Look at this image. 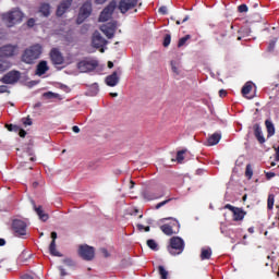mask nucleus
<instances>
[{"instance_id":"7ed1b4c3","label":"nucleus","mask_w":279,"mask_h":279,"mask_svg":"<svg viewBox=\"0 0 279 279\" xmlns=\"http://www.w3.org/2000/svg\"><path fill=\"white\" fill-rule=\"evenodd\" d=\"M169 252L172 256H178L184 252V240L180 236H173L170 239Z\"/></svg>"},{"instance_id":"13d9d810","label":"nucleus","mask_w":279,"mask_h":279,"mask_svg":"<svg viewBox=\"0 0 279 279\" xmlns=\"http://www.w3.org/2000/svg\"><path fill=\"white\" fill-rule=\"evenodd\" d=\"M60 271H61V276H66V271H64V268L59 267Z\"/></svg>"},{"instance_id":"79ce46f5","label":"nucleus","mask_w":279,"mask_h":279,"mask_svg":"<svg viewBox=\"0 0 279 279\" xmlns=\"http://www.w3.org/2000/svg\"><path fill=\"white\" fill-rule=\"evenodd\" d=\"M19 136H21V138H25V136H27V132L25 130L21 129L19 132Z\"/></svg>"},{"instance_id":"a878e982","label":"nucleus","mask_w":279,"mask_h":279,"mask_svg":"<svg viewBox=\"0 0 279 279\" xmlns=\"http://www.w3.org/2000/svg\"><path fill=\"white\" fill-rule=\"evenodd\" d=\"M213 256V251L210 248H203L201 253L202 260H208Z\"/></svg>"},{"instance_id":"6e6552de","label":"nucleus","mask_w":279,"mask_h":279,"mask_svg":"<svg viewBox=\"0 0 279 279\" xmlns=\"http://www.w3.org/2000/svg\"><path fill=\"white\" fill-rule=\"evenodd\" d=\"M90 12H93V3H90V1H86L81 7L77 23H84L85 19H88L90 16Z\"/></svg>"},{"instance_id":"f8f14e48","label":"nucleus","mask_w":279,"mask_h":279,"mask_svg":"<svg viewBox=\"0 0 279 279\" xmlns=\"http://www.w3.org/2000/svg\"><path fill=\"white\" fill-rule=\"evenodd\" d=\"M138 5V0H120L119 10L122 14H125L129 10H133Z\"/></svg>"},{"instance_id":"20e7f679","label":"nucleus","mask_w":279,"mask_h":279,"mask_svg":"<svg viewBox=\"0 0 279 279\" xmlns=\"http://www.w3.org/2000/svg\"><path fill=\"white\" fill-rule=\"evenodd\" d=\"M117 9V1H111L100 13L99 21L100 23H106V21H110L112 19V14Z\"/></svg>"},{"instance_id":"2eb2a0df","label":"nucleus","mask_w":279,"mask_h":279,"mask_svg":"<svg viewBox=\"0 0 279 279\" xmlns=\"http://www.w3.org/2000/svg\"><path fill=\"white\" fill-rule=\"evenodd\" d=\"M73 0H64L57 8V16H62L69 8H71Z\"/></svg>"},{"instance_id":"052dcab7","label":"nucleus","mask_w":279,"mask_h":279,"mask_svg":"<svg viewBox=\"0 0 279 279\" xmlns=\"http://www.w3.org/2000/svg\"><path fill=\"white\" fill-rule=\"evenodd\" d=\"M63 263H65V265H72L73 262H71V259H64Z\"/></svg>"},{"instance_id":"6e6d98bb","label":"nucleus","mask_w":279,"mask_h":279,"mask_svg":"<svg viewBox=\"0 0 279 279\" xmlns=\"http://www.w3.org/2000/svg\"><path fill=\"white\" fill-rule=\"evenodd\" d=\"M106 1L108 0H95V3H97L98 5H104Z\"/></svg>"},{"instance_id":"f3484780","label":"nucleus","mask_w":279,"mask_h":279,"mask_svg":"<svg viewBox=\"0 0 279 279\" xmlns=\"http://www.w3.org/2000/svg\"><path fill=\"white\" fill-rule=\"evenodd\" d=\"M253 130H254L255 138H257L260 145H263V143H265V136H263V131L260 130V125L254 124Z\"/></svg>"},{"instance_id":"a19ab883","label":"nucleus","mask_w":279,"mask_h":279,"mask_svg":"<svg viewBox=\"0 0 279 279\" xmlns=\"http://www.w3.org/2000/svg\"><path fill=\"white\" fill-rule=\"evenodd\" d=\"M225 208H227V210H231V213H234V210H235L238 207H234V206H232V205H230V204H227V205L225 206Z\"/></svg>"},{"instance_id":"ddd939ff","label":"nucleus","mask_w":279,"mask_h":279,"mask_svg":"<svg viewBox=\"0 0 279 279\" xmlns=\"http://www.w3.org/2000/svg\"><path fill=\"white\" fill-rule=\"evenodd\" d=\"M100 31L105 34V36H107V38H112L114 36V32H117V22L102 25Z\"/></svg>"},{"instance_id":"4d7b16f0","label":"nucleus","mask_w":279,"mask_h":279,"mask_svg":"<svg viewBox=\"0 0 279 279\" xmlns=\"http://www.w3.org/2000/svg\"><path fill=\"white\" fill-rule=\"evenodd\" d=\"M276 160L279 162V147L276 149Z\"/></svg>"},{"instance_id":"6ab92c4d","label":"nucleus","mask_w":279,"mask_h":279,"mask_svg":"<svg viewBox=\"0 0 279 279\" xmlns=\"http://www.w3.org/2000/svg\"><path fill=\"white\" fill-rule=\"evenodd\" d=\"M49 71V66L47 65V61H40L37 64L36 75H45Z\"/></svg>"},{"instance_id":"7c9ffc66","label":"nucleus","mask_w":279,"mask_h":279,"mask_svg":"<svg viewBox=\"0 0 279 279\" xmlns=\"http://www.w3.org/2000/svg\"><path fill=\"white\" fill-rule=\"evenodd\" d=\"M147 245L150 250L158 252V243H156V240H147Z\"/></svg>"},{"instance_id":"4be33fe9","label":"nucleus","mask_w":279,"mask_h":279,"mask_svg":"<svg viewBox=\"0 0 279 279\" xmlns=\"http://www.w3.org/2000/svg\"><path fill=\"white\" fill-rule=\"evenodd\" d=\"M252 82L245 83V85L242 87V95L243 97H246V99H252V97L247 96L248 93H252Z\"/></svg>"},{"instance_id":"bb28decb","label":"nucleus","mask_w":279,"mask_h":279,"mask_svg":"<svg viewBox=\"0 0 279 279\" xmlns=\"http://www.w3.org/2000/svg\"><path fill=\"white\" fill-rule=\"evenodd\" d=\"M49 252L52 256H59V258H62V254L56 248V242L50 243Z\"/></svg>"},{"instance_id":"f704fd0d","label":"nucleus","mask_w":279,"mask_h":279,"mask_svg":"<svg viewBox=\"0 0 279 279\" xmlns=\"http://www.w3.org/2000/svg\"><path fill=\"white\" fill-rule=\"evenodd\" d=\"M274 208V195L268 196V209L271 210Z\"/></svg>"},{"instance_id":"72a5a7b5","label":"nucleus","mask_w":279,"mask_h":279,"mask_svg":"<svg viewBox=\"0 0 279 279\" xmlns=\"http://www.w3.org/2000/svg\"><path fill=\"white\" fill-rule=\"evenodd\" d=\"M171 69H172V72L175 73V75H180V68L173 61H171Z\"/></svg>"},{"instance_id":"4468645a","label":"nucleus","mask_w":279,"mask_h":279,"mask_svg":"<svg viewBox=\"0 0 279 279\" xmlns=\"http://www.w3.org/2000/svg\"><path fill=\"white\" fill-rule=\"evenodd\" d=\"M121 80V70L114 71L112 74L106 77L107 86L114 87Z\"/></svg>"},{"instance_id":"a18cd8bd","label":"nucleus","mask_w":279,"mask_h":279,"mask_svg":"<svg viewBox=\"0 0 279 279\" xmlns=\"http://www.w3.org/2000/svg\"><path fill=\"white\" fill-rule=\"evenodd\" d=\"M35 23H36V20H34V19H29V20L27 21L28 27H34Z\"/></svg>"},{"instance_id":"423d86ee","label":"nucleus","mask_w":279,"mask_h":279,"mask_svg":"<svg viewBox=\"0 0 279 279\" xmlns=\"http://www.w3.org/2000/svg\"><path fill=\"white\" fill-rule=\"evenodd\" d=\"M19 53L17 45H4L0 47V58H12Z\"/></svg>"},{"instance_id":"37998d69","label":"nucleus","mask_w":279,"mask_h":279,"mask_svg":"<svg viewBox=\"0 0 279 279\" xmlns=\"http://www.w3.org/2000/svg\"><path fill=\"white\" fill-rule=\"evenodd\" d=\"M51 239H52L51 243H56V239H58V233L56 231L51 232Z\"/></svg>"},{"instance_id":"c9c22d12","label":"nucleus","mask_w":279,"mask_h":279,"mask_svg":"<svg viewBox=\"0 0 279 279\" xmlns=\"http://www.w3.org/2000/svg\"><path fill=\"white\" fill-rule=\"evenodd\" d=\"M168 45H171V35H166L163 39V47H167Z\"/></svg>"},{"instance_id":"3c124183","label":"nucleus","mask_w":279,"mask_h":279,"mask_svg":"<svg viewBox=\"0 0 279 279\" xmlns=\"http://www.w3.org/2000/svg\"><path fill=\"white\" fill-rule=\"evenodd\" d=\"M226 95H228V93L226 90H223V89L219 90V96L220 97H226Z\"/></svg>"},{"instance_id":"412c9836","label":"nucleus","mask_w":279,"mask_h":279,"mask_svg":"<svg viewBox=\"0 0 279 279\" xmlns=\"http://www.w3.org/2000/svg\"><path fill=\"white\" fill-rule=\"evenodd\" d=\"M39 13H40L43 16H49V14H51V5H49V3H43V4L39 7Z\"/></svg>"},{"instance_id":"cd10ccee","label":"nucleus","mask_w":279,"mask_h":279,"mask_svg":"<svg viewBox=\"0 0 279 279\" xmlns=\"http://www.w3.org/2000/svg\"><path fill=\"white\" fill-rule=\"evenodd\" d=\"M12 66V63L8 60H0V73H3V71H8Z\"/></svg>"},{"instance_id":"c85d7f7f","label":"nucleus","mask_w":279,"mask_h":279,"mask_svg":"<svg viewBox=\"0 0 279 279\" xmlns=\"http://www.w3.org/2000/svg\"><path fill=\"white\" fill-rule=\"evenodd\" d=\"M186 151H189L187 149H182V150H179L177 153V161L182 165V162H184V154H186Z\"/></svg>"},{"instance_id":"49530a36","label":"nucleus","mask_w":279,"mask_h":279,"mask_svg":"<svg viewBox=\"0 0 279 279\" xmlns=\"http://www.w3.org/2000/svg\"><path fill=\"white\" fill-rule=\"evenodd\" d=\"M100 252L105 256V258H108V256H110V254L108 253V250L106 248H101Z\"/></svg>"},{"instance_id":"c03bdc74","label":"nucleus","mask_w":279,"mask_h":279,"mask_svg":"<svg viewBox=\"0 0 279 279\" xmlns=\"http://www.w3.org/2000/svg\"><path fill=\"white\" fill-rule=\"evenodd\" d=\"M267 180H271V178H276V173L274 172H266Z\"/></svg>"},{"instance_id":"dca6fc26","label":"nucleus","mask_w":279,"mask_h":279,"mask_svg":"<svg viewBox=\"0 0 279 279\" xmlns=\"http://www.w3.org/2000/svg\"><path fill=\"white\" fill-rule=\"evenodd\" d=\"M50 58L54 64H62L64 62V57H62V53L56 48L51 50Z\"/></svg>"},{"instance_id":"b1692460","label":"nucleus","mask_w":279,"mask_h":279,"mask_svg":"<svg viewBox=\"0 0 279 279\" xmlns=\"http://www.w3.org/2000/svg\"><path fill=\"white\" fill-rule=\"evenodd\" d=\"M221 141V134L219 133H214L209 138H208V145H217Z\"/></svg>"},{"instance_id":"c756f323","label":"nucleus","mask_w":279,"mask_h":279,"mask_svg":"<svg viewBox=\"0 0 279 279\" xmlns=\"http://www.w3.org/2000/svg\"><path fill=\"white\" fill-rule=\"evenodd\" d=\"M159 275L161 276V279H167L169 277V271L165 269L163 266L158 267Z\"/></svg>"},{"instance_id":"0eeeda50","label":"nucleus","mask_w":279,"mask_h":279,"mask_svg":"<svg viewBox=\"0 0 279 279\" xmlns=\"http://www.w3.org/2000/svg\"><path fill=\"white\" fill-rule=\"evenodd\" d=\"M92 45L96 49H100V52L104 53V47H106V45H108V40H106V38H104V36H101V33L96 31L93 34Z\"/></svg>"},{"instance_id":"ea45409f","label":"nucleus","mask_w":279,"mask_h":279,"mask_svg":"<svg viewBox=\"0 0 279 279\" xmlns=\"http://www.w3.org/2000/svg\"><path fill=\"white\" fill-rule=\"evenodd\" d=\"M238 10L241 13L247 12V5L246 4H241L240 7H238Z\"/></svg>"},{"instance_id":"f03ea898","label":"nucleus","mask_w":279,"mask_h":279,"mask_svg":"<svg viewBox=\"0 0 279 279\" xmlns=\"http://www.w3.org/2000/svg\"><path fill=\"white\" fill-rule=\"evenodd\" d=\"M1 19L7 27H14L16 23H21V21H23V12L19 9H13L9 12L2 13Z\"/></svg>"},{"instance_id":"bf43d9fd","label":"nucleus","mask_w":279,"mask_h":279,"mask_svg":"<svg viewBox=\"0 0 279 279\" xmlns=\"http://www.w3.org/2000/svg\"><path fill=\"white\" fill-rule=\"evenodd\" d=\"M22 279H34V277H32V276H29V275H24V276L22 277Z\"/></svg>"},{"instance_id":"5fc2aeb1","label":"nucleus","mask_w":279,"mask_h":279,"mask_svg":"<svg viewBox=\"0 0 279 279\" xmlns=\"http://www.w3.org/2000/svg\"><path fill=\"white\" fill-rule=\"evenodd\" d=\"M23 123L24 125H32V119L27 118Z\"/></svg>"},{"instance_id":"aec40b11","label":"nucleus","mask_w":279,"mask_h":279,"mask_svg":"<svg viewBox=\"0 0 279 279\" xmlns=\"http://www.w3.org/2000/svg\"><path fill=\"white\" fill-rule=\"evenodd\" d=\"M34 210L35 213H37L41 221H47L49 219V215L45 214V210H43V206L36 207V205H34Z\"/></svg>"},{"instance_id":"a211bd4d","label":"nucleus","mask_w":279,"mask_h":279,"mask_svg":"<svg viewBox=\"0 0 279 279\" xmlns=\"http://www.w3.org/2000/svg\"><path fill=\"white\" fill-rule=\"evenodd\" d=\"M245 215L246 213L242 208L236 207L233 210V221H243V219H245Z\"/></svg>"},{"instance_id":"58836bf2","label":"nucleus","mask_w":279,"mask_h":279,"mask_svg":"<svg viewBox=\"0 0 279 279\" xmlns=\"http://www.w3.org/2000/svg\"><path fill=\"white\" fill-rule=\"evenodd\" d=\"M44 97L46 99H53V97H56V94L51 93V92H47L44 94Z\"/></svg>"},{"instance_id":"5701e85b","label":"nucleus","mask_w":279,"mask_h":279,"mask_svg":"<svg viewBox=\"0 0 279 279\" xmlns=\"http://www.w3.org/2000/svg\"><path fill=\"white\" fill-rule=\"evenodd\" d=\"M265 125L268 132V136H274V134H276V126H274V122H271V120H266Z\"/></svg>"},{"instance_id":"39448f33","label":"nucleus","mask_w":279,"mask_h":279,"mask_svg":"<svg viewBox=\"0 0 279 279\" xmlns=\"http://www.w3.org/2000/svg\"><path fill=\"white\" fill-rule=\"evenodd\" d=\"M78 255L84 260H93L95 258V247L89 245H81L78 247Z\"/></svg>"},{"instance_id":"e2e57ef3","label":"nucleus","mask_w":279,"mask_h":279,"mask_svg":"<svg viewBox=\"0 0 279 279\" xmlns=\"http://www.w3.org/2000/svg\"><path fill=\"white\" fill-rule=\"evenodd\" d=\"M137 230H145V226H143V225H137Z\"/></svg>"},{"instance_id":"680f3d73","label":"nucleus","mask_w":279,"mask_h":279,"mask_svg":"<svg viewBox=\"0 0 279 279\" xmlns=\"http://www.w3.org/2000/svg\"><path fill=\"white\" fill-rule=\"evenodd\" d=\"M114 66V63H112V61L108 62V69H112Z\"/></svg>"},{"instance_id":"9d476101","label":"nucleus","mask_w":279,"mask_h":279,"mask_svg":"<svg viewBox=\"0 0 279 279\" xmlns=\"http://www.w3.org/2000/svg\"><path fill=\"white\" fill-rule=\"evenodd\" d=\"M97 61H81L77 64V69L81 73H88L90 71H95L97 69Z\"/></svg>"},{"instance_id":"e433bc0d","label":"nucleus","mask_w":279,"mask_h":279,"mask_svg":"<svg viewBox=\"0 0 279 279\" xmlns=\"http://www.w3.org/2000/svg\"><path fill=\"white\" fill-rule=\"evenodd\" d=\"M92 95H97L99 93V85L94 84L92 85Z\"/></svg>"},{"instance_id":"864d4df0","label":"nucleus","mask_w":279,"mask_h":279,"mask_svg":"<svg viewBox=\"0 0 279 279\" xmlns=\"http://www.w3.org/2000/svg\"><path fill=\"white\" fill-rule=\"evenodd\" d=\"M72 130L75 134H80V126L75 125L72 128Z\"/></svg>"},{"instance_id":"69168bd1","label":"nucleus","mask_w":279,"mask_h":279,"mask_svg":"<svg viewBox=\"0 0 279 279\" xmlns=\"http://www.w3.org/2000/svg\"><path fill=\"white\" fill-rule=\"evenodd\" d=\"M130 184H131V185H130V189H134V186H135L136 183H134V181H130Z\"/></svg>"},{"instance_id":"774afa93","label":"nucleus","mask_w":279,"mask_h":279,"mask_svg":"<svg viewBox=\"0 0 279 279\" xmlns=\"http://www.w3.org/2000/svg\"><path fill=\"white\" fill-rule=\"evenodd\" d=\"M110 96H111V97H119V94H117V93H110Z\"/></svg>"},{"instance_id":"393cba45","label":"nucleus","mask_w":279,"mask_h":279,"mask_svg":"<svg viewBox=\"0 0 279 279\" xmlns=\"http://www.w3.org/2000/svg\"><path fill=\"white\" fill-rule=\"evenodd\" d=\"M160 230L163 232V234H167V236H171L174 233L173 227L169 225H162Z\"/></svg>"},{"instance_id":"603ef678","label":"nucleus","mask_w":279,"mask_h":279,"mask_svg":"<svg viewBox=\"0 0 279 279\" xmlns=\"http://www.w3.org/2000/svg\"><path fill=\"white\" fill-rule=\"evenodd\" d=\"M15 128L17 126H14L12 124H7V129L9 130V132H12Z\"/></svg>"},{"instance_id":"473e14b6","label":"nucleus","mask_w":279,"mask_h":279,"mask_svg":"<svg viewBox=\"0 0 279 279\" xmlns=\"http://www.w3.org/2000/svg\"><path fill=\"white\" fill-rule=\"evenodd\" d=\"M187 40H191V35H186L185 37H182L179 40L178 47H184Z\"/></svg>"},{"instance_id":"0e129e2a","label":"nucleus","mask_w":279,"mask_h":279,"mask_svg":"<svg viewBox=\"0 0 279 279\" xmlns=\"http://www.w3.org/2000/svg\"><path fill=\"white\" fill-rule=\"evenodd\" d=\"M5 245V240L4 239H0V246Z\"/></svg>"},{"instance_id":"9b49d317","label":"nucleus","mask_w":279,"mask_h":279,"mask_svg":"<svg viewBox=\"0 0 279 279\" xmlns=\"http://www.w3.org/2000/svg\"><path fill=\"white\" fill-rule=\"evenodd\" d=\"M21 80V72L19 71H11L7 73L2 78L1 82L3 84H16Z\"/></svg>"},{"instance_id":"2f4dec72","label":"nucleus","mask_w":279,"mask_h":279,"mask_svg":"<svg viewBox=\"0 0 279 279\" xmlns=\"http://www.w3.org/2000/svg\"><path fill=\"white\" fill-rule=\"evenodd\" d=\"M245 175L248 178V180H252V177L254 175V170H252V165L246 166Z\"/></svg>"},{"instance_id":"09e8293b","label":"nucleus","mask_w":279,"mask_h":279,"mask_svg":"<svg viewBox=\"0 0 279 279\" xmlns=\"http://www.w3.org/2000/svg\"><path fill=\"white\" fill-rule=\"evenodd\" d=\"M160 14H167V7H161L159 9Z\"/></svg>"},{"instance_id":"de8ad7c7","label":"nucleus","mask_w":279,"mask_h":279,"mask_svg":"<svg viewBox=\"0 0 279 279\" xmlns=\"http://www.w3.org/2000/svg\"><path fill=\"white\" fill-rule=\"evenodd\" d=\"M0 93H8V86L0 85Z\"/></svg>"},{"instance_id":"338daca9","label":"nucleus","mask_w":279,"mask_h":279,"mask_svg":"<svg viewBox=\"0 0 279 279\" xmlns=\"http://www.w3.org/2000/svg\"><path fill=\"white\" fill-rule=\"evenodd\" d=\"M41 106H43V104L37 102V104H35L34 108H40Z\"/></svg>"},{"instance_id":"8fccbe9b","label":"nucleus","mask_w":279,"mask_h":279,"mask_svg":"<svg viewBox=\"0 0 279 279\" xmlns=\"http://www.w3.org/2000/svg\"><path fill=\"white\" fill-rule=\"evenodd\" d=\"M129 215H138V209H131V211H129Z\"/></svg>"},{"instance_id":"1a4fd4ad","label":"nucleus","mask_w":279,"mask_h":279,"mask_svg":"<svg viewBox=\"0 0 279 279\" xmlns=\"http://www.w3.org/2000/svg\"><path fill=\"white\" fill-rule=\"evenodd\" d=\"M12 228L15 232V236H25L27 234V225L23 220H13Z\"/></svg>"},{"instance_id":"f257e3e1","label":"nucleus","mask_w":279,"mask_h":279,"mask_svg":"<svg viewBox=\"0 0 279 279\" xmlns=\"http://www.w3.org/2000/svg\"><path fill=\"white\" fill-rule=\"evenodd\" d=\"M43 53V47L40 45H34L26 48L22 54V62L25 64H34L40 58Z\"/></svg>"},{"instance_id":"4c0bfd02","label":"nucleus","mask_w":279,"mask_h":279,"mask_svg":"<svg viewBox=\"0 0 279 279\" xmlns=\"http://www.w3.org/2000/svg\"><path fill=\"white\" fill-rule=\"evenodd\" d=\"M169 202H171V199H166V201H163L161 203H158L156 205V209L158 210L159 208H162V206H166V204H169Z\"/></svg>"}]
</instances>
